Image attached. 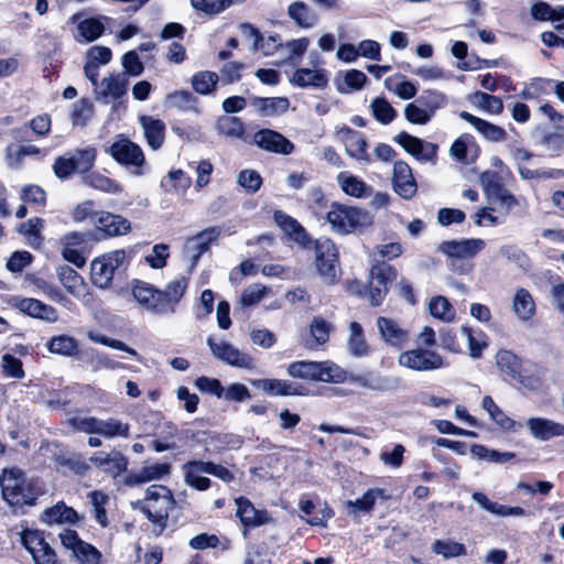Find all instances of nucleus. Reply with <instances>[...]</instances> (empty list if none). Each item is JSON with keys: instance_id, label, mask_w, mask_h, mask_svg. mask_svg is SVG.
Here are the masks:
<instances>
[{"instance_id": "obj_33", "label": "nucleus", "mask_w": 564, "mask_h": 564, "mask_svg": "<svg viewBox=\"0 0 564 564\" xmlns=\"http://www.w3.org/2000/svg\"><path fill=\"white\" fill-rule=\"evenodd\" d=\"M252 387L261 390L271 397H286L300 394L299 388L293 383L282 379H253L250 380Z\"/></svg>"}, {"instance_id": "obj_23", "label": "nucleus", "mask_w": 564, "mask_h": 564, "mask_svg": "<svg viewBox=\"0 0 564 564\" xmlns=\"http://www.w3.org/2000/svg\"><path fill=\"white\" fill-rule=\"evenodd\" d=\"M253 142L261 149L288 155L294 150V144L281 133L262 129L253 134Z\"/></svg>"}, {"instance_id": "obj_9", "label": "nucleus", "mask_w": 564, "mask_h": 564, "mask_svg": "<svg viewBox=\"0 0 564 564\" xmlns=\"http://www.w3.org/2000/svg\"><path fill=\"white\" fill-rule=\"evenodd\" d=\"M398 364L413 371H432L444 366L443 358L438 352L422 347L401 352Z\"/></svg>"}, {"instance_id": "obj_4", "label": "nucleus", "mask_w": 564, "mask_h": 564, "mask_svg": "<svg viewBox=\"0 0 564 564\" xmlns=\"http://www.w3.org/2000/svg\"><path fill=\"white\" fill-rule=\"evenodd\" d=\"M68 423L76 431L98 434L107 440L128 438L130 435V424L113 416L106 420L96 416H75L70 417Z\"/></svg>"}, {"instance_id": "obj_48", "label": "nucleus", "mask_w": 564, "mask_h": 564, "mask_svg": "<svg viewBox=\"0 0 564 564\" xmlns=\"http://www.w3.org/2000/svg\"><path fill=\"white\" fill-rule=\"evenodd\" d=\"M416 100L432 118L435 116L437 110L446 107L448 104L447 96L435 89L424 90Z\"/></svg>"}, {"instance_id": "obj_57", "label": "nucleus", "mask_w": 564, "mask_h": 564, "mask_svg": "<svg viewBox=\"0 0 564 564\" xmlns=\"http://www.w3.org/2000/svg\"><path fill=\"white\" fill-rule=\"evenodd\" d=\"M397 76L386 78V88L403 100L413 98L417 93V87L412 82L397 80Z\"/></svg>"}, {"instance_id": "obj_32", "label": "nucleus", "mask_w": 564, "mask_h": 564, "mask_svg": "<svg viewBox=\"0 0 564 564\" xmlns=\"http://www.w3.org/2000/svg\"><path fill=\"white\" fill-rule=\"evenodd\" d=\"M139 121L148 145L152 150H159L165 140V123L152 116H141Z\"/></svg>"}, {"instance_id": "obj_47", "label": "nucleus", "mask_w": 564, "mask_h": 564, "mask_svg": "<svg viewBox=\"0 0 564 564\" xmlns=\"http://www.w3.org/2000/svg\"><path fill=\"white\" fill-rule=\"evenodd\" d=\"M47 350L52 354L62 356H74L78 351L77 340L69 335H58L52 337L46 344Z\"/></svg>"}, {"instance_id": "obj_20", "label": "nucleus", "mask_w": 564, "mask_h": 564, "mask_svg": "<svg viewBox=\"0 0 564 564\" xmlns=\"http://www.w3.org/2000/svg\"><path fill=\"white\" fill-rule=\"evenodd\" d=\"M393 191L404 199H411L417 192V185L412 169L404 161H397L392 171Z\"/></svg>"}, {"instance_id": "obj_3", "label": "nucleus", "mask_w": 564, "mask_h": 564, "mask_svg": "<svg viewBox=\"0 0 564 564\" xmlns=\"http://www.w3.org/2000/svg\"><path fill=\"white\" fill-rule=\"evenodd\" d=\"M325 220L330 229L339 235H347L371 225L368 212L338 203H333L329 206Z\"/></svg>"}, {"instance_id": "obj_41", "label": "nucleus", "mask_w": 564, "mask_h": 564, "mask_svg": "<svg viewBox=\"0 0 564 564\" xmlns=\"http://www.w3.org/2000/svg\"><path fill=\"white\" fill-rule=\"evenodd\" d=\"M187 286L188 279L180 275L167 283L165 289L161 291L163 304L169 306L171 315L175 313V306L185 294Z\"/></svg>"}, {"instance_id": "obj_27", "label": "nucleus", "mask_w": 564, "mask_h": 564, "mask_svg": "<svg viewBox=\"0 0 564 564\" xmlns=\"http://www.w3.org/2000/svg\"><path fill=\"white\" fill-rule=\"evenodd\" d=\"M220 230L217 227H209L189 238L186 241V251L192 258V268L198 262V259L205 253L213 241L217 240Z\"/></svg>"}, {"instance_id": "obj_21", "label": "nucleus", "mask_w": 564, "mask_h": 564, "mask_svg": "<svg viewBox=\"0 0 564 564\" xmlns=\"http://www.w3.org/2000/svg\"><path fill=\"white\" fill-rule=\"evenodd\" d=\"M530 435L540 442H547L554 437H564V424L541 416H531L527 420Z\"/></svg>"}, {"instance_id": "obj_61", "label": "nucleus", "mask_w": 564, "mask_h": 564, "mask_svg": "<svg viewBox=\"0 0 564 564\" xmlns=\"http://www.w3.org/2000/svg\"><path fill=\"white\" fill-rule=\"evenodd\" d=\"M86 183L95 189L109 194H119L122 192V186L118 182L100 173L89 174L86 178Z\"/></svg>"}, {"instance_id": "obj_16", "label": "nucleus", "mask_w": 564, "mask_h": 564, "mask_svg": "<svg viewBox=\"0 0 564 564\" xmlns=\"http://www.w3.org/2000/svg\"><path fill=\"white\" fill-rule=\"evenodd\" d=\"M338 134L348 156L361 163H370L372 161L368 151L367 139L362 132L344 127L338 131Z\"/></svg>"}, {"instance_id": "obj_13", "label": "nucleus", "mask_w": 564, "mask_h": 564, "mask_svg": "<svg viewBox=\"0 0 564 564\" xmlns=\"http://www.w3.org/2000/svg\"><path fill=\"white\" fill-rule=\"evenodd\" d=\"M207 345L215 358L238 368L253 369L256 367L253 358L234 345L220 340L217 341L213 337L207 338Z\"/></svg>"}, {"instance_id": "obj_7", "label": "nucleus", "mask_w": 564, "mask_h": 564, "mask_svg": "<svg viewBox=\"0 0 564 564\" xmlns=\"http://www.w3.org/2000/svg\"><path fill=\"white\" fill-rule=\"evenodd\" d=\"M316 268L325 284L333 285L339 279L340 268L338 251L335 243L328 238H321L315 243Z\"/></svg>"}, {"instance_id": "obj_60", "label": "nucleus", "mask_w": 564, "mask_h": 564, "mask_svg": "<svg viewBox=\"0 0 564 564\" xmlns=\"http://www.w3.org/2000/svg\"><path fill=\"white\" fill-rule=\"evenodd\" d=\"M43 227V220L41 218L34 217L23 223L19 227V231L26 237L29 245L31 247H40L42 243L41 230Z\"/></svg>"}, {"instance_id": "obj_17", "label": "nucleus", "mask_w": 564, "mask_h": 564, "mask_svg": "<svg viewBox=\"0 0 564 564\" xmlns=\"http://www.w3.org/2000/svg\"><path fill=\"white\" fill-rule=\"evenodd\" d=\"M394 141L399 143L406 153L411 154L420 162H430L436 156V144L422 140L408 132L399 133L395 135Z\"/></svg>"}, {"instance_id": "obj_42", "label": "nucleus", "mask_w": 564, "mask_h": 564, "mask_svg": "<svg viewBox=\"0 0 564 564\" xmlns=\"http://www.w3.org/2000/svg\"><path fill=\"white\" fill-rule=\"evenodd\" d=\"M274 221L276 225L292 239L297 242L304 243L307 239V234L303 226L293 217L282 210L274 213Z\"/></svg>"}, {"instance_id": "obj_22", "label": "nucleus", "mask_w": 564, "mask_h": 564, "mask_svg": "<svg viewBox=\"0 0 564 564\" xmlns=\"http://www.w3.org/2000/svg\"><path fill=\"white\" fill-rule=\"evenodd\" d=\"M89 462L94 464L99 470L110 475L112 478H117L128 468L127 457L118 451H111L109 453H95L89 458Z\"/></svg>"}, {"instance_id": "obj_40", "label": "nucleus", "mask_w": 564, "mask_h": 564, "mask_svg": "<svg viewBox=\"0 0 564 564\" xmlns=\"http://www.w3.org/2000/svg\"><path fill=\"white\" fill-rule=\"evenodd\" d=\"M459 337L468 344V355L473 359L481 357L482 351L487 348V337L481 330H474L468 326L459 328Z\"/></svg>"}, {"instance_id": "obj_52", "label": "nucleus", "mask_w": 564, "mask_h": 564, "mask_svg": "<svg viewBox=\"0 0 564 564\" xmlns=\"http://www.w3.org/2000/svg\"><path fill=\"white\" fill-rule=\"evenodd\" d=\"M371 113L381 124L391 123L397 117V110L383 97H376L370 104Z\"/></svg>"}, {"instance_id": "obj_36", "label": "nucleus", "mask_w": 564, "mask_h": 564, "mask_svg": "<svg viewBox=\"0 0 564 564\" xmlns=\"http://www.w3.org/2000/svg\"><path fill=\"white\" fill-rule=\"evenodd\" d=\"M251 105L261 116L275 117L286 112L290 101L286 97H253Z\"/></svg>"}, {"instance_id": "obj_2", "label": "nucleus", "mask_w": 564, "mask_h": 564, "mask_svg": "<svg viewBox=\"0 0 564 564\" xmlns=\"http://www.w3.org/2000/svg\"><path fill=\"white\" fill-rule=\"evenodd\" d=\"M137 505L152 523V533L160 535L166 528L169 513L174 507L171 490L162 485H151L145 491L144 499Z\"/></svg>"}, {"instance_id": "obj_50", "label": "nucleus", "mask_w": 564, "mask_h": 564, "mask_svg": "<svg viewBox=\"0 0 564 564\" xmlns=\"http://www.w3.org/2000/svg\"><path fill=\"white\" fill-rule=\"evenodd\" d=\"M431 315L443 322L451 323L455 319L456 312L448 300L444 296H434L429 303Z\"/></svg>"}, {"instance_id": "obj_8", "label": "nucleus", "mask_w": 564, "mask_h": 564, "mask_svg": "<svg viewBox=\"0 0 564 564\" xmlns=\"http://www.w3.org/2000/svg\"><path fill=\"white\" fill-rule=\"evenodd\" d=\"M113 160L123 165L134 176L145 173L147 161L142 149L129 139H120L113 142L109 150Z\"/></svg>"}, {"instance_id": "obj_6", "label": "nucleus", "mask_w": 564, "mask_h": 564, "mask_svg": "<svg viewBox=\"0 0 564 564\" xmlns=\"http://www.w3.org/2000/svg\"><path fill=\"white\" fill-rule=\"evenodd\" d=\"M126 262V251L117 249L95 258L90 263V280L94 285L106 289L111 284L115 272Z\"/></svg>"}, {"instance_id": "obj_24", "label": "nucleus", "mask_w": 564, "mask_h": 564, "mask_svg": "<svg viewBox=\"0 0 564 564\" xmlns=\"http://www.w3.org/2000/svg\"><path fill=\"white\" fill-rule=\"evenodd\" d=\"M82 520L78 512L64 501H58L43 510L41 521L46 525L76 524Z\"/></svg>"}, {"instance_id": "obj_51", "label": "nucleus", "mask_w": 564, "mask_h": 564, "mask_svg": "<svg viewBox=\"0 0 564 564\" xmlns=\"http://www.w3.org/2000/svg\"><path fill=\"white\" fill-rule=\"evenodd\" d=\"M199 464H204V462L193 460L183 466L185 471V482L197 490H206L210 485V480L207 477L200 476V474L205 473L198 468L197 465Z\"/></svg>"}, {"instance_id": "obj_64", "label": "nucleus", "mask_w": 564, "mask_h": 564, "mask_svg": "<svg viewBox=\"0 0 564 564\" xmlns=\"http://www.w3.org/2000/svg\"><path fill=\"white\" fill-rule=\"evenodd\" d=\"M369 278V280L389 288V284L397 278V270L386 262L378 263L370 269Z\"/></svg>"}, {"instance_id": "obj_15", "label": "nucleus", "mask_w": 564, "mask_h": 564, "mask_svg": "<svg viewBox=\"0 0 564 564\" xmlns=\"http://www.w3.org/2000/svg\"><path fill=\"white\" fill-rule=\"evenodd\" d=\"M134 300L144 310L160 316L171 315V310L163 304L161 291L152 288L150 284L137 281L132 286Z\"/></svg>"}, {"instance_id": "obj_5", "label": "nucleus", "mask_w": 564, "mask_h": 564, "mask_svg": "<svg viewBox=\"0 0 564 564\" xmlns=\"http://www.w3.org/2000/svg\"><path fill=\"white\" fill-rule=\"evenodd\" d=\"M288 373L294 378L325 382H340L344 370L330 361H294L288 366Z\"/></svg>"}, {"instance_id": "obj_62", "label": "nucleus", "mask_w": 564, "mask_h": 564, "mask_svg": "<svg viewBox=\"0 0 564 564\" xmlns=\"http://www.w3.org/2000/svg\"><path fill=\"white\" fill-rule=\"evenodd\" d=\"M434 553L443 556L444 558L456 557L466 554L464 544L453 540H436L432 545Z\"/></svg>"}, {"instance_id": "obj_11", "label": "nucleus", "mask_w": 564, "mask_h": 564, "mask_svg": "<svg viewBox=\"0 0 564 564\" xmlns=\"http://www.w3.org/2000/svg\"><path fill=\"white\" fill-rule=\"evenodd\" d=\"M94 86V94L97 100L104 102L117 101L126 97L128 93L129 78L126 74L110 73L100 82H90Z\"/></svg>"}, {"instance_id": "obj_14", "label": "nucleus", "mask_w": 564, "mask_h": 564, "mask_svg": "<svg viewBox=\"0 0 564 564\" xmlns=\"http://www.w3.org/2000/svg\"><path fill=\"white\" fill-rule=\"evenodd\" d=\"M10 305L21 313L46 323H56L59 319L57 310L44 302L33 297L13 296L9 301Z\"/></svg>"}, {"instance_id": "obj_38", "label": "nucleus", "mask_w": 564, "mask_h": 564, "mask_svg": "<svg viewBox=\"0 0 564 564\" xmlns=\"http://www.w3.org/2000/svg\"><path fill=\"white\" fill-rule=\"evenodd\" d=\"M236 513L246 527L261 525L269 519L267 512L257 510L248 499H236Z\"/></svg>"}, {"instance_id": "obj_43", "label": "nucleus", "mask_w": 564, "mask_h": 564, "mask_svg": "<svg viewBox=\"0 0 564 564\" xmlns=\"http://www.w3.org/2000/svg\"><path fill=\"white\" fill-rule=\"evenodd\" d=\"M512 310L520 321L528 322L533 317L535 303L525 289L517 290L512 302Z\"/></svg>"}, {"instance_id": "obj_10", "label": "nucleus", "mask_w": 564, "mask_h": 564, "mask_svg": "<svg viewBox=\"0 0 564 564\" xmlns=\"http://www.w3.org/2000/svg\"><path fill=\"white\" fill-rule=\"evenodd\" d=\"M20 542L31 554L34 564H56V553L42 531L25 529L20 533Z\"/></svg>"}, {"instance_id": "obj_19", "label": "nucleus", "mask_w": 564, "mask_h": 564, "mask_svg": "<svg viewBox=\"0 0 564 564\" xmlns=\"http://www.w3.org/2000/svg\"><path fill=\"white\" fill-rule=\"evenodd\" d=\"M377 328L380 338L390 347L402 349L410 339V333L393 318L380 316L377 318Z\"/></svg>"}, {"instance_id": "obj_53", "label": "nucleus", "mask_w": 564, "mask_h": 564, "mask_svg": "<svg viewBox=\"0 0 564 564\" xmlns=\"http://www.w3.org/2000/svg\"><path fill=\"white\" fill-rule=\"evenodd\" d=\"M299 507L302 513L307 517L306 522L311 525H325L333 517V511L329 508L314 512L315 505L311 500H301Z\"/></svg>"}, {"instance_id": "obj_12", "label": "nucleus", "mask_w": 564, "mask_h": 564, "mask_svg": "<svg viewBox=\"0 0 564 564\" xmlns=\"http://www.w3.org/2000/svg\"><path fill=\"white\" fill-rule=\"evenodd\" d=\"M62 545L72 552L79 564H100L101 553L83 541L75 530L65 529L59 534Z\"/></svg>"}, {"instance_id": "obj_39", "label": "nucleus", "mask_w": 564, "mask_h": 564, "mask_svg": "<svg viewBox=\"0 0 564 564\" xmlns=\"http://www.w3.org/2000/svg\"><path fill=\"white\" fill-rule=\"evenodd\" d=\"M288 15L302 29L314 28L318 20L316 13L303 1L292 2L288 7Z\"/></svg>"}, {"instance_id": "obj_45", "label": "nucleus", "mask_w": 564, "mask_h": 564, "mask_svg": "<svg viewBox=\"0 0 564 564\" xmlns=\"http://www.w3.org/2000/svg\"><path fill=\"white\" fill-rule=\"evenodd\" d=\"M88 499L93 508V517L95 521L101 528L108 527L109 520L107 517V506L110 502V497L101 490H94L88 494Z\"/></svg>"}, {"instance_id": "obj_30", "label": "nucleus", "mask_w": 564, "mask_h": 564, "mask_svg": "<svg viewBox=\"0 0 564 564\" xmlns=\"http://www.w3.org/2000/svg\"><path fill=\"white\" fill-rule=\"evenodd\" d=\"M379 499H387L384 490L381 488H370L364 494L361 498L356 500H348L345 503V508L349 516L358 518L368 514Z\"/></svg>"}, {"instance_id": "obj_58", "label": "nucleus", "mask_w": 564, "mask_h": 564, "mask_svg": "<svg viewBox=\"0 0 564 564\" xmlns=\"http://www.w3.org/2000/svg\"><path fill=\"white\" fill-rule=\"evenodd\" d=\"M216 129L219 134L232 139H238L243 134V123L237 117H220L217 120Z\"/></svg>"}, {"instance_id": "obj_56", "label": "nucleus", "mask_w": 564, "mask_h": 564, "mask_svg": "<svg viewBox=\"0 0 564 564\" xmlns=\"http://www.w3.org/2000/svg\"><path fill=\"white\" fill-rule=\"evenodd\" d=\"M165 105L180 110H194L196 98L187 90H176L165 97Z\"/></svg>"}, {"instance_id": "obj_44", "label": "nucleus", "mask_w": 564, "mask_h": 564, "mask_svg": "<svg viewBox=\"0 0 564 564\" xmlns=\"http://www.w3.org/2000/svg\"><path fill=\"white\" fill-rule=\"evenodd\" d=\"M57 276L63 286L74 296L79 297L85 289L83 278L70 267L57 268Z\"/></svg>"}, {"instance_id": "obj_46", "label": "nucleus", "mask_w": 564, "mask_h": 564, "mask_svg": "<svg viewBox=\"0 0 564 564\" xmlns=\"http://www.w3.org/2000/svg\"><path fill=\"white\" fill-rule=\"evenodd\" d=\"M367 82V76L359 69H349L343 74L341 80L337 82V89L341 94H351L361 90Z\"/></svg>"}, {"instance_id": "obj_59", "label": "nucleus", "mask_w": 564, "mask_h": 564, "mask_svg": "<svg viewBox=\"0 0 564 564\" xmlns=\"http://www.w3.org/2000/svg\"><path fill=\"white\" fill-rule=\"evenodd\" d=\"M94 117V105L88 99H80L73 105L72 122L77 127H85Z\"/></svg>"}, {"instance_id": "obj_55", "label": "nucleus", "mask_w": 564, "mask_h": 564, "mask_svg": "<svg viewBox=\"0 0 564 564\" xmlns=\"http://www.w3.org/2000/svg\"><path fill=\"white\" fill-rule=\"evenodd\" d=\"M471 102L490 115H499L503 110L502 100L487 93L477 91L474 94Z\"/></svg>"}, {"instance_id": "obj_28", "label": "nucleus", "mask_w": 564, "mask_h": 564, "mask_svg": "<svg viewBox=\"0 0 564 564\" xmlns=\"http://www.w3.org/2000/svg\"><path fill=\"white\" fill-rule=\"evenodd\" d=\"M495 359L496 366L502 376L525 386L524 378L521 375L522 361L514 352L508 349H500L497 351Z\"/></svg>"}, {"instance_id": "obj_25", "label": "nucleus", "mask_w": 564, "mask_h": 564, "mask_svg": "<svg viewBox=\"0 0 564 564\" xmlns=\"http://www.w3.org/2000/svg\"><path fill=\"white\" fill-rule=\"evenodd\" d=\"M95 227L109 237L122 236L130 231V221L121 215L99 210Z\"/></svg>"}, {"instance_id": "obj_35", "label": "nucleus", "mask_w": 564, "mask_h": 564, "mask_svg": "<svg viewBox=\"0 0 564 564\" xmlns=\"http://www.w3.org/2000/svg\"><path fill=\"white\" fill-rule=\"evenodd\" d=\"M336 181L341 191L348 196L364 198L371 194V187L362 178L349 172H340L336 176Z\"/></svg>"}, {"instance_id": "obj_37", "label": "nucleus", "mask_w": 564, "mask_h": 564, "mask_svg": "<svg viewBox=\"0 0 564 564\" xmlns=\"http://www.w3.org/2000/svg\"><path fill=\"white\" fill-rule=\"evenodd\" d=\"M106 17L87 18L77 23L75 39L83 42H93L99 39L105 31Z\"/></svg>"}, {"instance_id": "obj_26", "label": "nucleus", "mask_w": 564, "mask_h": 564, "mask_svg": "<svg viewBox=\"0 0 564 564\" xmlns=\"http://www.w3.org/2000/svg\"><path fill=\"white\" fill-rule=\"evenodd\" d=\"M112 52L109 47L102 45H94L89 47L85 54L84 73L89 82H96L99 76V67L110 63Z\"/></svg>"}, {"instance_id": "obj_63", "label": "nucleus", "mask_w": 564, "mask_h": 564, "mask_svg": "<svg viewBox=\"0 0 564 564\" xmlns=\"http://www.w3.org/2000/svg\"><path fill=\"white\" fill-rule=\"evenodd\" d=\"M330 329L332 325L324 318L314 317L310 327L311 337L314 345L310 344V348L325 344L329 338Z\"/></svg>"}, {"instance_id": "obj_49", "label": "nucleus", "mask_w": 564, "mask_h": 564, "mask_svg": "<svg viewBox=\"0 0 564 564\" xmlns=\"http://www.w3.org/2000/svg\"><path fill=\"white\" fill-rule=\"evenodd\" d=\"M348 349L355 357H364L368 354L369 347L365 340L364 330L359 323L349 324Z\"/></svg>"}, {"instance_id": "obj_54", "label": "nucleus", "mask_w": 564, "mask_h": 564, "mask_svg": "<svg viewBox=\"0 0 564 564\" xmlns=\"http://www.w3.org/2000/svg\"><path fill=\"white\" fill-rule=\"evenodd\" d=\"M218 79L217 73L203 70L192 77V86L197 94L208 95L215 90Z\"/></svg>"}, {"instance_id": "obj_18", "label": "nucleus", "mask_w": 564, "mask_h": 564, "mask_svg": "<svg viewBox=\"0 0 564 564\" xmlns=\"http://www.w3.org/2000/svg\"><path fill=\"white\" fill-rule=\"evenodd\" d=\"M486 247L485 240L469 238L443 241L437 250L448 258L471 259Z\"/></svg>"}, {"instance_id": "obj_29", "label": "nucleus", "mask_w": 564, "mask_h": 564, "mask_svg": "<svg viewBox=\"0 0 564 564\" xmlns=\"http://www.w3.org/2000/svg\"><path fill=\"white\" fill-rule=\"evenodd\" d=\"M449 154L457 162L470 164L478 158L479 147L473 135L464 133L453 142Z\"/></svg>"}, {"instance_id": "obj_34", "label": "nucleus", "mask_w": 564, "mask_h": 564, "mask_svg": "<svg viewBox=\"0 0 564 564\" xmlns=\"http://www.w3.org/2000/svg\"><path fill=\"white\" fill-rule=\"evenodd\" d=\"M291 84L297 87L322 88L328 83L327 72L323 68H299L290 78Z\"/></svg>"}, {"instance_id": "obj_1", "label": "nucleus", "mask_w": 564, "mask_h": 564, "mask_svg": "<svg viewBox=\"0 0 564 564\" xmlns=\"http://www.w3.org/2000/svg\"><path fill=\"white\" fill-rule=\"evenodd\" d=\"M0 487L3 499L13 508L33 506L43 495L37 482L28 478L19 468L3 469L0 475Z\"/></svg>"}, {"instance_id": "obj_31", "label": "nucleus", "mask_w": 564, "mask_h": 564, "mask_svg": "<svg viewBox=\"0 0 564 564\" xmlns=\"http://www.w3.org/2000/svg\"><path fill=\"white\" fill-rule=\"evenodd\" d=\"M459 117L468 122L476 131H478L486 140L491 142H501L507 139V132L503 128L496 126L489 121L478 118L467 111H462Z\"/></svg>"}]
</instances>
